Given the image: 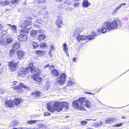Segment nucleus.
Segmentation results:
<instances>
[{"mask_svg": "<svg viewBox=\"0 0 129 129\" xmlns=\"http://www.w3.org/2000/svg\"><path fill=\"white\" fill-rule=\"evenodd\" d=\"M121 22L118 19H116L111 22H105L104 25L107 29L104 27H100L97 31L99 32H106L109 31L111 29H115L120 27L121 25Z\"/></svg>", "mask_w": 129, "mask_h": 129, "instance_id": "obj_1", "label": "nucleus"}, {"mask_svg": "<svg viewBox=\"0 0 129 129\" xmlns=\"http://www.w3.org/2000/svg\"><path fill=\"white\" fill-rule=\"evenodd\" d=\"M59 102L55 103L53 105L51 103L47 104V107L48 109L51 112H53L54 110L59 112L61 110V107L59 106Z\"/></svg>", "mask_w": 129, "mask_h": 129, "instance_id": "obj_2", "label": "nucleus"}, {"mask_svg": "<svg viewBox=\"0 0 129 129\" xmlns=\"http://www.w3.org/2000/svg\"><path fill=\"white\" fill-rule=\"evenodd\" d=\"M93 34L92 35H89L87 36H83L78 35L77 38V39H79L80 40H84L88 39L89 40H92L94 39L93 37H96L100 35V34H96V33H92Z\"/></svg>", "mask_w": 129, "mask_h": 129, "instance_id": "obj_3", "label": "nucleus"}, {"mask_svg": "<svg viewBox=\"0 0 129 129\" xmlns=\"http://www.w3.org/2000/svg\"><path fill=\"white\" fill-rule=\"evenodd\" d=\"M73 106L74 107L79 110H85L84 107V104L79 103L78 101H74L72 103Z\"/></svg>", "mask_w": 129, "mask_h": 129, "instance_id": "obj_4", "label": "nucleus"}, {"mask_svg": "<svg viewBox=\"0 0 129 129\" xmlns=\"http://www.w3.org/2000/svg\"><path fill=\"white\" fill-rule=\"evenodd\" d=\"M29 69V71H28V72H30L31 74H33V75L35 74V75H39L40 74V71L38 67H33Z\"/></svg>", "mask_w": 129, "mask_h": 129, "instance_id": "obj_5", "label": "nucleus"}, {"mask_svg": "<svg viewBox=\"0 0 129 129\" xmlns=\"http://www.w3.org/2000/svg\"><path fill=\"white\" fill-rule=\"evenodd\" d=\"M66 75L64 73H62L61 75L60 79L56 81V83L59 84H62L64 83L66 81Z\"/></svg>", "mask_w": 129, "mask_h": 129, "instance_id": "obj_6", "label": "nucleus"}, {"mask_svg": "<svg viewBox=\"0 0 129 129\" xmlns=\"http://www.w3.org/2000/svg\"><path fill=\"white\" fill-rule=\"evenodd\" d=\"M17 63L14 62H10L9 64V69L12 71L15 70L16 68L17 67Z\"/></svg>", "mask_w": 129, "mask_h": 129, "instance_id": "obj_7", "label": "nucleus"}, {"mask_svg": "<svg viewBox=\"0 0 129 129\" xmlns=\"http://www.w3.org/2000/svg\"><path fill=\"white\" fill-rule=\"evenodd\" d=\"M28 71L26 68L24 69H22L19 71L18 75L19 76L23 77L28 73Z\"/></svg>", "mask_w": 129, "mask_h": 129, "instance_id": "obj_8", "label": "nucleus"}, {"mask_svg": "<svg viewBox=\"0 0 129 129\" xmlns=\"http://www.w3.org/2000/svg\"><path fill=\"white\" fill-rule=\"evenodd\" d=\"M18 39L20 41L25 42L27 40V37L26 35L21 34L18 36Z\"/></svg>", "mask_w": 129, "mask_h": 129, "instance_id": "obj_9", "label": "nucleus"}, {"mask_svg": "<svg viewBox=\"0 0 129 129\" xmlns=\"http://www.w3.org/2000/svg\"><path fill=\"white\" fill-rule=\"evenodd\" d=\"M17 54L18 55V58L21 59L24 56L25 52L21 50H19L17 51Z\"/></svg>", "mask_w": 129, "mask_h": 129, "instance_id": "obj_10", "label": "nucleus"}, {"mask_svg": "<svg viewBox=\"0 0 129 129\" xmlns=\"http://www.w3.org/2000/svg\"><path fill=\"white\" fill-rule=\"evenodd\" d=\"M59 106L61 107V110L62 109L65 108L67 109L68 108L69 103L66 102H63L62 103V104L61 103L59 102Z\"/></svg>", "mask_w": 129, "mask_h": 129, "instance_id": "obj_11", "label": "nucleus"}, {"mask_svg": "<svg viewBox=\"0 0 129 129\" xmlns=\"http://www.w3.org/2000/svg\"><path fill=\"white\" fill-rule=\"evenodd\" d=\"M39 75H33V76L34 80L35 81L39 83L42 80V78L41 77L39 76Z\"/></svg>", "mask_w": 129, "mask_h": 129, "instance_id": "obj_12", "label": "nucleus"}, {"mask_svg": "<svg viewBox=\"0 0 129 129\" xmlns=\"http://www.w3.org/2000/svg\"><path fill=\"white\" fill-rule=\"evenodd\" d=\"M116 121V119L113 117H109L107 119L106 122L107 123H114Z\"/></svg>", "mask_w": 129, "mask_h": 129, "instance_id": "obj_13", "label": "nucleus"}, {"mask_svg": "<svg viewBox=\"0 0 129 129\" xmlns=\"http://www.w3.org/2000/svg\"><path fill=\"white\" fill-rule=\"evenodd\" d=\"M36 13L37 15L41 14L44 15L45 13V11L44 10H42L40 8H38L36 9Z\"/></svg>", "mask_w": 129, "mask_h": 129, "instance_id": "obj_14", "label": "nucleus"}, {"mask_svg": "<svg viewBox=\"0 0 129 129\" xmlns=\"http://www.w3.org/2000/svg\"><path fill=\"white\" fill-rule=\"evenodd\" d=\"M5 104L8 106L12 107L14 105L15 102L14 101H6L5 102Z\"/></svg>", "mask_w": 129, "mask_h": 129, "instance_id": "obj_15", "label": "nucleus"}, {"mask_svg": "<svg viewBox=\"0 0 129 129\" xmlns=\"http://www.w3.org/2000/svg\"><path fill=\"white\" fill-rule=\"evenodd\" d=\"M51 74L54 76H57L59 75V73L57 70L54 69L51 71Z\"/></svg>", "mask_w": 129, "mask_h": 129, "instance_id": "obj_16", "label": "nucleus"}, {"mask_svg": "<svg viewBox=\"0 0 129 129\" xmlns=\"http://www.w3.org/2000/svg\"><path fill=\"white\" fill-rule=\"evenodd\" d=\"M20 44L19 42H15L12 46L14 51L19 48L20 46Z\"/></svg>", "mask_w": 129, "mask_h": 129, "instance_id": "obj_17", "label": "nucleus"}, {"mask_svg": "<svg viewBox=\"0 0 129 129\" xmlns=\"http://www.w3.org/2000/svg\"><path fill=\"white\" fill-rule=\"evenodd\" d=\"M90 5L91 3L88 2L87 0H85L83 1L82 6L84 7L87 8Z\"/></svg>", "mask_w": 129, "mask_h": 129, "instance_id": "obj_18", "label": "nucleus"}, {"mask_svg": "<svg viewBox=\"0 0 129 129\" xmlns=\"http://www.w3.org/2000/svg\"><path fill=\"white\" fill-rule=\"evenodd\" d=\"M19 123V121L16 120H14L12 121L10 124L11 127L14 126H17Z\"/></svg>", "mask_w": 129, "mask_h": 129, "instance_id": "obj_19", "label": "nucleus"}, {"mask_svg": "<svg viewBox=\"0 0 129 129\" xmlns=\"http://www.w3.org/2000/svg\"><path fill=\"white\" fill-rule=\"evenodd\" d=\"M36 53L38 55L40 56H41L45 54V52L44 51L39 50L36 51Z\"/></svg>", "mask_w": 129, "mask_h": 129, "instance_id": "obj_20", "label": "nucleus"}, {"mask_svg": "<svg viewBox=\"0 0 129 129\" xmlns=\"http://www.w3.org/2000/svg\"><path fill=\"white\" fill-rule=\"evenodd\" d=\"M9 4L8 1L5 0H0V5L3 6H5Z\"/></svg>", "mask_w": 129, "mask_h": 129, "instance_id": "obj_21", "label": "nucleus"}, {"mask_svg": "<svg viewBox=\"0 0 129 129\" xmlns=\"http://www.w3.org/2000/svg\"><path fill=\"white\" fill-rule=\"evenodd\" d=\"M62 22L61 17L58 18V19L57 20L56 22V24L59 27H61V25L60 24H61Z\"/></svg>", "mask_w": 129, "mask_h": 129, "instance_id": "obj_22", "label": "nucleus"}, {"mask_svg": "<svg viewBox=\"0 0 129 129\" xmlns=\"http://www.w3.org/2000/svg\"><path fill=\"white\" fill-rule=\"evenodd\" d=\"M7 25H9L11 27V29L14 32L17 31V26L15 25H11L9 24H8Z\"/></svg>", "mask_w": 129, "mask_h": 129, "instance_id": "obj_23", "label": "nucleus"}, {"mask_svg": "<svg viewBox=\"0 0 129 129\" xmlns=\"http://www.w3.org/2000/svg\"><path fill=\"white\" fill-rule=\"evenodd\" d=\"M84 29V28L83 27H76L75 28V32H82Z\"/></svg>", "mask_w": 129, "mask_h": 129, "instance_id": "obj_24", "label": "nucleus"}, {"mask_svg": "<svg viewBox=\"0 0 129 129\" xmlns=\"http://www.w3.org/2000/svg\"><path fill=\"white\" fill-rule=\"evenodd\" d=\"M22 101V99H16L14 101V105H15L16 106H17Z\"/></svg>", "mask_w": 129, "mask_h": 129, "instance_id": "obj_25", "label": "nucleus"}, {"mask_svg": "<svg viewBox=\"0 0 129 129\" xmlns=\"http://www.w3.org/2000/svg\"><path fill=\"white\" fill-rule=\"evenodd\" d=\"M46 37L45 35L42 34L40 35L38 37V39L39 40L41 41V40H43Z\"/></svg>", "mask_w": 129, "mask_h": 129, "instance_id": "obj_26", "label": "nucleus"}, {"mask_svg": "<svg viewBox=\"0 0 129 129\" xmlns=\"http://www.w3.org/2000/svg\"><path fill=\"white\" fill-rule=\"evenodd\" d=\"M19 85L21 87L27 89L29 90L30 89V88L29 87H27L22 83H20Z\"/></svg>", "mask_w": 129, "mask_h": 129, "instance_id": "obj_27", "label": "nucleus"}, {"mask_svg": "<svg viewBox=\"0 0 129 129\" xmlns=\"http://www.w3.org/2000/svg\"><path fill=\"white\" fill-rule=\"evenodd\" d=\"M48 67L49 68V69H54V66L53 65L48 64L44 67V69H45Z\"/></svg>", "mask_w": 129, "mask_h": 129, "instance_id": "obj_28", "label": "nucleus"}, {"mask_svg": "<svg viewBox=\"0 0 129 129\" xmlns=\"http://www.w3.org/2000/svg\"><path fill=\"white\" fill-rule=\"evenodd\" d=\"M78 100L80 103L83 104V103L86 101V99L85 98L82 97L79 98Z\"/></svg>", "mask_w": 129, "mask_h": 129, "instance_id": "obj_29", "label": "nucleus"}, {"mask_svg": "<svg viewBox=\"0 0 129 129\" xmlns=\"http://www.w3.org/2000/svg\"><path fill=\"white\" fill-rule=\"evenodd\" d=\"M13 41L12 39L11 38H6L5 42L7 44H9L11 43Z\"/></svg>", "mask_w": 129, "mask_h": 129, "instance_id": "obj_30", "label": "nucleus"}, {"mask_svg": "<svg viewBox=\"0 0 129 129\" xmlns=\"http://www.w3.org/2000/svg\"><path fill=\"white\" fill-rule=\"evenodd\" d=\"M63 46L64 47L63 50L67 54V51H68V47L66 43H64L63 44Z\"/></svg>", "mask_w": 129, "mask_h": 129, "instance_id": "obj_31", "label": "nucleus"}, {"mask_svg": "<svg viewBox=\"0 0 129 129\" xmlns=\"http://www.w3.org/2000/svg\"><path fill=\"white\" fill-rule=\"evenodd\" d=\"M31 21L30 20H25L24 22V24L26 25V26L30 25L31 24Z\"/></svg>", "mask_w": 129, "mask_h": 129, "instance_id": "obj_32", "label": "nucleus"}, {"mask_svg": "<svg viewBox=\"0 0 129 129\" xmlns=\"http://www.w3.org/2000/svg\"><path fill=\"white\" fill-rule=\"evenodd\" d=\"M85 104V106L86 107L88 108L90 107V104L89 101L88 100L86 101Z\"/></svg>", "mask_w": 129, "mask_h": 129, "instance_id": "obj_33", "label": "nucleus"}, {"mask_svg": "<svg viewBox=\"0 0 129 129\" xmlns=\"http://www.w3.org/2000/svg\"><path fill=\"white\" fill-rule=\"evenodd\" d=\"M32 44L34 47V48H36L38 47L39 46V45L37 44L35 42H32Z\"/></svg>", "mask_w": 129, "mask_h": 129, "instance_id": "obj_34", "label": "nucleus"}, {"mask_svg": "<svg viewBox=\"0 0 129 129\" xmlns=\"http://www.w3.org/2000/svg\"><path fill=\"white\" fill-rule=\"evenodd\" d=\"M40 47L41 48H44L46 47L47 46L46 43H41L40 45Z\"/></svg>", "mask_w": 129, "mask_h": 129, "instance_id": "obj_35", "label": "nucleus"}, {"mask_svg": "<svg viewBox=\"0 0 129 129\" xmlns=\"http://www.w3.org/2000/svg\"><path fill=\"white\" fill-rule=\"evenodd\" d=\"M71 1V0H65L64 3L66 4H68L69 5H71L72 3Z\"/></svg>", "mask_w": 129, "mask_h": 129, "instance_id": "obj_36", "label": "nucleus"}, {"mask_svg": "<svg viewBox=\"0 0 129 129\" xmlns=\"http://www.w3.org/2000/svg\"><path fill=\"white\" fill-rule=\"evenodd\" d=\"M19 0H13L11 1V4L14 5H16L17 4Z\"/></svg>", "mask_w": 129, "mask_h": 129, "instance_id": "obj_37", "label": "nucleus"}, {"mask_svg": "<svg viewBox=\"0 0 129 129\" xmlns=\"http://www.w3.org/2000/svg\"><path fill=\"white\" fill-rule=\"evenodd\" d=\"M5 42L3 39H1L0 40V44L2 45H5Z\"/></svg>", "mask_w": 129, "mask_h": 129, "instance_id": "obj_38", "label": "nucleus"}, {"mask_svg": "<svg viewBox=\"0 0 129 129\" xmlns=\"http://www.w3.org/2000/svg\"><path fill=\"white\" fill-rule=\"evenodd\" d=\"M33 67H35L33 66V63H31L29 64V67H27L26 68L29 71V69Z\"/></svg>", "mask_w": 129, "mask_h": 129, "instance_id": "obj_39", "label": "nucleus"}, {"mask_svg": "<svg viewBox=\"0 0 129 129\" xmlns=\"http://www.w3.org/2000/svg\"><path fill=\"white\" fill-rule=\"evenodd\" d=\"M16 89L18 90V91L20 92H22L23 91L22 89L20 87H17L15 88Z\"/></svg>", "mask_w": 129, "mask_h": 129, "instance_id": "obj_40", "label": "nucleus"}, {"mask_svg": "<svg viewBox=\"0 0 129 129\" xmlns=\"http://www.w3.org/2000/svg\"><path fill=\"white\" fill-rule=\"evenodd\" d=\"M40 92L39 91H37L34 93V94L35 96H38L40 95Z\"/></svg>", "mask_w": 129, "mask_h": 129, "instance_id": "obj_41", "label": "nucleus"}, {"mask_svg": "<svg viewBox=\"0 0 129 129\" xmlns=\"http://www.w3.org/2000/svg\"><path fill=\"white\" fill-rule=\"evenodd\" d=\"M38 120H31L28 122V123L29 124H32L35 123Z\"/></svg>", "mask_w": 129, "mask_h": 129, "instance_id": "obj_42", "label": "nucleus"}, {"mask_svg": "<svg viewBox=\"0 0 129 129\" xmlns=\"http://www.w3.org/2000/svg\"><path fill=\"white\" fill-rule=\"evenodd\" d=\"M35 21L36 22L38 23L39 24H41L42 21L41 19H36Z\"/></svg>", "mask_w": 129, "mask_h": 129, "instance_id": "obj_43", "label": "nucleus"}, {"mask_svg": "<svg viewBox=\"0 0 129 129\" xmlns=\"http://www.w3.org/2000/svg\"><path fill=\"white\" fill-rule=\"evenodd\" d=\"M54 47L52 45H51L50 47V50L49 51V52H50L49 54H50V53L53 50H54Z\"/></svg>", "mask_w": 129, "mask_h": 129, "instance_id": "obj_44", "label": "nucleus"}, {"mask_svg": "<svg viewBox=\"0 0 129 129\" xmlns=\"http://www.w3.org/2000/svg\"><path fill=\"white\" fill-rule=\"evenodd\" d=\"M45 1L44 0H37V2L38 4H40L41 3H44V2Z\"/></svg>", "mask_w": 129, "mask_h": 129, "instance_id": "obj_45", "label": "nucleus"}, {"mask_svg": "<svg viewBox=\"0 0 129 129\" xmlns=\"http://www.w3.org/2000/svg\"><path fill=\"white\" fill-rule=\"evenodd\" d=\"M123 124V123H120L119 124H116L114 125L113 126H114V127H115V126L119 127V126H121Z\"/></svg>", "mask_w": 129, "mask_h": 129, "instance_id": "obj_46", "label": "nucleus"}, {"mask_svg": "<svg viewBox=\"0 0 129 129\" xmlns=\"http://www.w3.org/2000/svg\"><path fill=\"white\" fill-rule=\"evenodd\" d=\"M73 84H74V83L72 81H69L68 82L67 85L68 86H71Z\"/></svg>", "mask_w": 129, "mask_h": 129, "instance_id": "obj_47", "label": "nucleus"}, {"mask_svg": "<svg viewBox=\"0 0 129 129\" xmlns=\"http://www.w3.org/2000/svg\"><path fill=\"white\" fill-rule=\"evenodd\" d=\"M81 124H82V125H84L85 124H86L87 123V122L86 121H82L80 122Z\"/></svg>", "mask_w": 129, "mask_h": 129, "instance_id": "obj_48", "label": "nucleus"}, {"mask_svg": "<svg viewBox=\"0 0 129 129\" xmlns=\"http://www.w3.org/2000/svg\"><path fill=\"white\" fill-rule=\"evenodd\" d=\"M121 7V6L120 5L118 6L117 8L114 11V12H116L119 9H120Z\"/></svg>", "mask_w": 129, "mask_h": 129, "instance_id": "obj_49", "label": "nucleus"}, {"mask_svg": "<svg viewBox=\"0 0 129 129\" xmlns=\"http://www.w3.org/2000/svg\"><path fill=\"white\" fill-rule=\"evenodd\" d=\"M30 35L31 36L33 37H34L36 36V33H30Z\"/></svg>", "mask_w": 129, "mask_h": 129, "instance_id": "obj_50", "label": "nucleus"}, {"mask_svg": "<svg viewBox=\"0 0 129 129\" xmlns=\"http://www.w3.org/2000/svg\"><path fill=\"white\" fill-rule=\"evenodd\" d=\"M19 26L23 28H25L26 27V25L24 24V23Z\"/></svg>", "mask_w": 129, "mask_h": 129, "instance_id": "obj_51", "label": "nucleus"}, {"mask_svg": "<svg viewBox=\"0 0 129 129\" xmlns=\"http://www.w3.org/2000/svg\"><path fill=\"white\" fill-rule=\"evenodd\" d=\"M100 124L98 123H96L94 124V126L95 127H98L100 126Z\"/></svg>", "mask_w": 129, "mask_h": 129, "instance_id": "obj_52", "label": "nucleus"}, {"mask_svg": "<svg viewBox=\"0 0 129 129\" xmlns=\"http://www.w3.org/2000/svg\"><path fill=\"white\" fill-rule=\"evenodd\" d=\"M45 116H48L50 115V113L48 112H46L44 114Z\"/></svg>", "mask_w": 129, "mask_h": 129, "instance_id": "obj_53", "label": "nucleus"}, {"mask_svg": "<svg viewBox=\"0 0 129 129\" xmlns=\"http://www.w3.org/2000/svg\"><path fill=\"white\" fill-rule=\"evenodd\" d=\"M5 91V89H0V93H2Z\"/></svg>", "mask_w": 129, "mask_h": 129, "instance_id": "obj_54", "label": "nucleus"}, {"mask_svg": "<svg viewBox=\"0 0 129 129\" xmlns=\"http://www.w3.org/2000/svg\"><path fill=\"white\" fill-rule=\"evenodd\" d=\"M79 4L78 3H76L74 4V6L75 7H78L79 6Z\"/></svg>", "mask_w": 129, "mask_h": 129, "instance_id": "obj_55", "label": "nucleus"}, {"mask_svg": "<svg viewBox=\"0 0 129 129\" xmlns=\"http://www.w3.org/2000/svg\"><path fill=\"white\" fill-rule=\"evenodd\" d=\"M14 52L12 50H11L10 51V55L11 56H12Z\"/></svg>", "mask_w": 129, "mask_h": 129, "instance_id": "obj_56", "label": "nucleus"}, {"mask_svg": "<svg viewBox=\"0 0 129 129\" xmlns=\"http://www.w3.org/2000/svg\"><path fill=\"white\" fill-rule=\"evenodd\" d=\"M34 26L35 27H37L39 28V29L40 28V26L39 25H35Z\"/></svg>", "mask_w": 129, "mask_h": 129, "instance_id": "obj_57", "label": "nucleus"}, {"mask_svg": "<svg viewBox=\"0 0 129 129\" xmlns=\"http://www.w3.org/2000/svg\"><path fill=\"white\" fill-rule=\"evenodd\" d=\"M44 89L45 90H48V87H47V86H44Z\"/></svg>", "mask_w": 129, "mask_h": 129, "instance_id": "obj_58", "label": "nucleus"}, {"mask_svg": "<svg viewBox=\"0 0 129 129\" xmlns=\"http://www.w3.org/2000/svg\"><path fill=\"white\" fill-rule=\"evenodd\" d=\"M3 26L2 25L0 24V31L2 30V29H3Z\"/></svg>", "mask_w": 129, "mask_h": 129, "instance_id": "obj_59", "label": "nucleus"}, {"mask_svg": "<svg viewBox=\"0 0 129 129\" xmlns=\"http://www.w3.org/2000/svg\"><path fill=\"white\" fill-rule=\"evenodd\" d=\"M126 5V4L125 3H122V4H121L120 5H121V6L122 7V6H124V5Z\"/></svg>", "mask_w": 129, "mask_h": 129, "instance_id": "obj_60", "label": "nucleus"}, {"mask_svg": "<svg viewBox=\"0 0 129 129\" xmlns=\"http://www.w3.org/2000/svg\"><path fill=\"white\" fill-rule=\"evenodd\" d=\"M86 120H93V121H95V120H96V119H86Z\"/></svg>", "mask_w": 129, "mask_h": 129, "instance_id": "obj_61", "label": "nucleus"}, {"mask_svg": "<svg viewBox=\"0 0 129 129\" xmlns=\"http://www.w3.org/2000/svg\"><path fill=\"white\" fill-rule=\"evenodd\" d=\"M73 60L74 62H76L77 61V60L76 59V58H74L73 59Z\"/></svg>", "mask_w": 129, "mask_h": 129, "instance_id": "obj_62", "label": "nucleus"}, {"mask_svg": "<svg viewBox=\"0 0 129 129\" xmlns=\"http://www.w3.org/2000/svg\"><path fill=\"white\" fill-rule=\"evenodd\" d=\"M39 126H41V127L44 126V125L43 124H40Z\"/></svg>", "mask_w": 129, "mask_h": 129, "instance_id": "obj_63", "label": "nucleus"}, {"mask_svg": "<svg viewBox=\"0 0 129 129\" xmlns=\"http://www.w3.org/2000/svg\"><path fill=\"white\" fill-rule=\"evenodd\" d=\"M99 104L100 105H104L102 104V103H101V102H99Z\"/></svg>", "mask_w": 129, "mask_h": 129, "instance_id": "obj_64", "label": "nucleus"}]
</instances>
